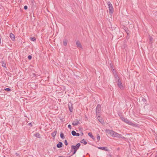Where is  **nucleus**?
Segmentation results:
<instances>
[{
    "label": "nucleus",
    "mask_w": 157,
    "mask_h": 157,
    "mask_svg": "<svg viewBox=\"0 0 157 157\" xmlns=\"http://www.w3.org/2000/svg\"><path fill=\"white\" fill-rule=\"evenodd\" d=\"M80 142L81 143L83 144L84 145H86L87 144V142L84 139L80 141Z\"/></svg>",
    "instance_id": "15"
},
{
    "label": "nucleus",
    "mask_w": 157,
    "mask_h": 157,
    "mask_svg": "<svg viewBox=\"0 0 157 157\" xmlns=\"http://www.w3.org/2000/svg\"><path fill=\"white\" fill-rule=\"evenodd\" d=\"M68 107L69 111L71 112H72L73 111V108L72 107V104L71 102H70L68 103Z\"/></svg>",
    "instance_id": "7"
},
{
    "label": "nucleus",
    "mask_w": 157,
    "mask_h": 157,
    "mask_svg": "<svg viewBox=\"0 0 157 157\" xmlns=\"http://www.w3.org/2000/svg\"><path fill=\"white\" fill-rule=\"evenodd\" d=\"M114 76L115 78L116 79V80H118V79H119V77L116 74H115V75H114Z\"/></svg>",
    "instance_id": "19"
},
{
    "label": "nucleus",
    "mask_w": 157,
    "mask_h": 157,
    "mask_svg": "<svg viewBox=\"0 0 157 157\" xmlns=\"http://www.w3.org/2000/svg\"><path fill=\"white\" fill-rule=\"evenodd\" d=\"M107 5L108 6L109 13L113 14L114 12V9L112 4L109 2H107Z\"/></svg>",
    "instance_id": "4"
},
{
    "label": "nucleus",
    "mask_w": 157,
    "mask_h": 157,
    "mask_svg": "<svg viewBox=\"0 0 157 157\" xmlns=\"http://www.w3.org/2000/svg\"><path fill=\"white\" fill-rule=\"evenodd\" d=\"M79 123V122L78 120H76V121H74L73 122L72 124L74 126H76Z\"/></svg>",
    "instance_id": "10"
},
{
    "label": "nucleus",
    "mask_w": 157,
    "mask_h": 157,
    "mask_svg": "<svg viewBox=\"0 0 157 157\" xmlns=\"http://www.w3.org/2000/svg\"><path fill=\"white\" fill-rule=\"evenodd\" d=\"M99 121L102 124H104V121L102 119H98Z\"/></svg>",
    "instance_id": "25"
},
{
    "label": "nucleus",
    "mask_w": 157,
    "mask_h": 157,
    "mask_svg": "<svg viewBox=\"0 0 157 157\" xmlns=\"http://www.w3.org/2000/svg\"><path fill=\"white\" fill-rule=\"evenodd\" d=\"M142 101L144 102H145L146 101V99L145 98H143V99H142Z\"/></svg>",
    "instance_id": "33"
},
{
    "label": "nucleus",
    "mask_w": 157,
    "mask_h": 157,
    "mask_svg": "<svg viewBox=\"0 0 157 157\" xmlns=\"http://www.w3.org/2000/svg\"><path fill=\"white\" fill-rule=\"evenodd\" d=\"M59 118H60V120L61 121H62L63 122V117H60Z\"/></svg>",
    "instance_id": "28"
},
{
    "label": "nucleus",
    "mask_w": 157,
    "mask_h": 157,
    "mask_svg": "<svg viewBox=\"0 0 157 157\" xmlns=\"http://www.w3.org/2000/svg\"><path fill=\"white\" fill-rule=\"evenodd\" d=\"M81 136H82L83 135V133L82 132V130H81Z\"/></svg>",
    "instance_id": "35"
},
{
    "label": "nucleus",
    "mask_w": 157,
    "mask_h": 157,
    "mask_svg": "<svg viewBox=\"0 0 157 157\" xmlns=\"http://www.w3.org/2000/svg\"><path fill=\"white\" fill-rule=\"evenodd\" d=\"M97 138L98 140V141L100 140V136L99 134H98L97 135Z\"/></svg>",
    "instance_id": "24"
},
{
    "label": "nucleus",
    "mask_w": 157,
    "mask_h": 157,
    "mask_svg": "<svg viewBox=\"0 0 157 157\" xmlns=\"http://www.w3.org/2000/svg\"><path fill=\"white\" fill-rule=\"evenodd\" d=\"M10 37L13 41H14L15 40V36L13 33H11L10 34Z\"/></svg>",
    "instance_id": "8"
},
{
    "label": "nucleus",
    "mask_w": 157,
    "mask_h": 157,
    "mask_svg": "<svg viewBox=\"0 0 157 157\" xmlns=\"http://www.w3.org/2000/svg\"><path fill=\"white\" fill-rule=\"evenodd\" d=\"M117 84L121 89H122L124 88V87L122 85L121 81L120 80V79H118L117 82Z\"/></svg>",
    "instance_id": "6"
},
{
    "label": "nucleus",
    "mask_w": 157,
    "mask_h": 157,
    "mask_svg": "<svg viewBox=\"0 0 157 157\" xmlns=\"http://www.w3.org/2000/svg\"><path fill=\"white\" fill-rule=\"evenodd\" d=\"M64 144L66 145H68V143H67V140H65Z\"/></svg>",
    "instance_id": "29"
},
{
    "label": "nucleus",
    "mask_w": 157,
    "mask_h": 157,
    "mask_svg": "<svg viewBox=\"0 0 157 157\" xmlns=\"http://www.w3.org/2000/svg\"><path fill=\"white\" fill-rule=\"evenodd\" d=\"M98 148L99 149L104 150L105 151H108V149H107V147H98Z\"/></svg>",
    "instance_id": "12"
},
{
    "label": "nucleus",
    "mask_w": 157,
    "mask_h": 157,
    "mask_svg": "<svg viewBox=\"0 0 157 157\" xmlns=\"http://www.w3.org/2000/svg\"><path fill=\"white\" fill-rule=\"evenodd\" d=\"M80 135L79 133H77L75 136H79Z\"/></svg>",
    "instance_id": "34"
},
{
    "label": "nucleus",
    "mask_w": 157,
    "mask_h": 157,
    "mask_svg": "<svg viewBox=\"0 0 157 157\" xmlns=\"http://www.w3.org/2000/svg\"><path fill=\"white\" fill-rule=\"evenodd\" d=\"M106 132L109 134L111 136L113 137H116L118 138H122L124 139L125 138L121 135L113 131L110 130L109 129H106L105 130Z\"/></svg>",
    "instance_id": "1"
},
{
    "label": "nucleus",
    "mask_w": 157,
    "mask_h": 157,
    "mask_svg": "<svg viewBox=\"0 0 157 157\" xmlns=\"http://www.w3.org/2000/svg\"><path fill=\"white\" fill-rule=\"evenodd\" d=\"M76 44L77 47L82 48V46L81 44L78 40L76 41Z\"/></svg>",
    "instance_id": "9"
},
{
    "label": "nucleus",
    "mask_w": 157,
    "mask_h": 157,
    "mask_svg": "<svg viewBox=\"0 0 157 157\" xmlns=\"http://www.w3.org/2000/svg\"><path fill=\"white\" fill-rule=\"evenodd\" d=\"M63 145V144L62 142H59V143L57 144L56 146L57 147L59 148L62 147Z\"/></svg>",
    "instance_id": "11"
},
{
    "label": "nucleus",
    "mask_w": 157,
    "mask_h": 157,
    "mask_svg": "<svg viewBox=\"0 0 157 157\" xmlns=\"http://www.w3.org/2000/svg\"><path fill=\"white\" fill-rule=\"evenodd\" d=\"M76 132L75 131H72L71 132V134L73 136H75L76 134Z\"/></svg>",
    "instance_id": "18"
},
{
    "label": "nucleus",
    "mask_w": 157,
    "mask_h": 157,
    "mask_svg": "<svg viewBox=\"0 0 157 157\" xmlns=\"http://www.w3.org/2000/svg\"><path fill=\"white\" fill-rule=\"evenodd\" d=\"M88 135L89 136H90L91 138H93L94 136L92 135L91 132H89L88 133Z\"/></svg>",
    "instance_id": "20"
},
{
    "label": "nucleus",
    "mask_w": 157,
    "mask_h": 157,
    "mask_svg": "<svg viewBox=\"0 0 157 157\" xmlns=\"http://www.w3.org/2000/svg\"><path fill=\"white\" fill-rule=\"evenodd\" d=\"M92 139H93V140L94 141V140H95V138H94V136L93 137V138H92Z\"/></svg>",
    "instance_id": "38"
},
{
    "label": "nucleus",
    "mask_w": 157,
    "mask_h": 157,
    "mask_svg": "<svg viewBox=\"0 0 157 157\" xmlns=\"http://www.w3.org/2000/svg\"><path fill=\"white\" fill-rule=\"evenodd\" d=\"M80 145V144L79 143H78L75 146L72 145L71 146V152H73V151H74L72 155H71V156L73 155L76 153L77 151L79 149Z\"/></svg>",
    "instance_id": "3"
},
{
    "label": "nucleus",
    "mask_w": 157,
    "mask_h": 157,
    "mask_svg": "<svg viewBox=\"0 0 157 157\" xmlns=\"http://www.w3.org/2000/svg\"><path fill=\"white\" fill-rule=\"evenodd\" d=\"M28 59H29V60H31L32 58V56H31V55H29L28 56Z\"/></svg>",
    "instance_id": "27"
},
{
    "label": "nucleus",
    "mask_w": 157,
    "mask_h": 157,
    "mask_svg": "<svg viewBox=\"0 0 157 157\" xmlns=\"http://www.w3.org/2000/svg\"><path fill=\"white\" fill-rule=\"evenodd\" d=\"M79 129L80 131H81V130H82V129L81 128H79Z\"/></svg>",
    "instance_id": "37"
},
{
    "label": "nucleus",
    "mask_w": 157,
    "mask_h": 157,
    "mask_svg": "<svg viewBox=\"0 0 157 157\" xmlns=\"http://www.w3.org/2000/svg\"><path fill=\"white\" fill-rule=\"evenodd\" d=\"M35 136L38 138H40V134L38 133H37L35 134Z\"/></svg>",
    "instance_id": "17"
},
{
    "label": "nucleus",
    "mask_w": 157,
    "mask_h": 157,
    "mask_svg": "<svg viewBox=\"0 0 157 157\" xmlns=\"http://www.w3.org/2000/svg\"><path fill=\"white\" fill-rule=\"evenodd\" d=\"M24 8L25 10H26L27 8H28V7L27 6H24Z\"/></svg>",
    "instance_id": "30"
},
{
    "label": "nucleus",
    "mask_w": 157,
    "mask_h": 157,
    "mask_svg": "<svg viewBox=\"0 0 157 157\" xmlns=\"http://www.w3.org/2000/svg\"><path fill=\"white\" fill-rule=\"evenodd\" d=\"M4 90L8 92H10L11 91V90L10 89L8 88H5Z\"/></svg>",
    "instance_id": "23"
},
{
    "label": "nucleus",
    "mask_w": 157,
    "mask_h": 157,
    "mask_svg": "<svg viewBox=\"0 0 157 157\" xmlns=\"http://www.w3.org/2000/svg\"><path fill=\"white\" fill-rule=\"evenodd\" d=\"M67 39H65L63 40V45L65 46H66L67 44Z\"/></svg>",
    "instance_id": "14"
},
{
    "label": "nucleus",
    "mask_w": 157,
    "mask_h": 157,
    "mask_svg": "<svg viewBox=\"0 0 157 157\" xmlns=\"http://www.w3.org/2000/svg\"><path fill=\"white\" fill-rule=\"evenodd\" d=\"M153 38H152L150 36L149 37V40H150V42L151 43H152V41Z\"/></svg>",
    "instance_id": "26"
},
{
    "label": "nucleus",
    "mask_w": 157,
    "mask_h": 157,
    "mask_svg": "<svg viewBox=\"0 0 157 157\" xmlns=\"http://www.w3.org/2000/svg\"><path fill=\"white\" fill-rule=\"evenodd\" d=\"M1 63H2V66L3 67H6V63L5 62H4V61H2V62H1Z\"/></svg>",
    "instance_id": "16"
},
{
    "label": "nucleus",
    "mask_w": 157,
    "mask_h": 157,
    "mask_svg": "<svg viewBox=\"0 0 157 157\" xmlns=\"http://www.w3.org/2000/svg\"><path fill=\"white\" fill-rule=\"evenodd\" d=\"M120 118L122 121L129 125L134 127H136L137 126V125L136 124L133 123L126 118H125L122 117H121Z\"/></svg>",
    "instance_id": "2"
},
{
    "label": "nucleus",
    "mask_w": 157,
    "mask_h": 157,
    "mask_svg": "<svg viewBox=\"0 0 157 157\" xmlns=\"http://www.w3.org/2000/svg\"><path fill=\"white\" fill-rule=\"evenodd\" d=\"M156 142H157V140H156Z\"/></svg>",
    "instance_id": "39"
},
{
    "label": "nucleus",
    "mask_w": 157,
    "mask_h": 157,
    "mask_svg": "<svg viewBox=\"0 0 157 157\" xmlns=\"http://www.w3.org/2000/svg\"><path fill=\"white\" fill-rule=\"evenodd\" d=\"M1 35L0 34V44H1Z\"/></svg>",
    "instance_id": "36"
},
{
    "label": "nucleus",
    "mask_w": 157,
    "mask_h": 157,
    "mask_svg": "<svg viewBox=\"0 0 157 157\" xmlns=\"http://www.w3.org/2000/svg\"><path fill=\"white\" fill-rule=\"evenodd\" d=\"M60 137L62 139H63L64 138V134L63 133H62V132L60 134Z\"/></svg>",
    "instance_id": "21"
},
{
    "label": "nucleus",
    "mask_w": 157,
    "mask_h": 157,
    "mask_svg": "<svg viewBox=\"0 0 157 157\" xmlns=\"http://www.w3.org/2000/svg\"><path fill=\"white\" fill-rule=\"evenodd\" d=\"M101 111V105L100 104H98L96 108V113L97 115L98 113H99Z\"/></svg>",
    "instance_id": "5"
},
{
    "label": "nucleus",
    "mask_w": 157,
    "mask_h": 157,
    "mask_svg": "<svg viewBox=\"0 0 157 157\" xmlns=\"http://www.w3.org/2000/svg\"><path fill=\"white\" fill-rule=\"evenodd\" d=\"M68 127L70 129H71V125L70 124L68 125Z\"/></svg>",
    "instance_id": "32"
},
{
    "label": "nucleus",
    "mask_w": 157,
    "mask_h": 157,
    "mask_svg": "<svg viewBox=\"0 0 157 157\" xmlns=\"http://www.w3.org/2000/svg\"><path fill=\"white\" fill-rule=\"evenodd\" d=\"M30 40L33 41H34L36 40V39L35 37H32L30 38Z\"/></svg>",
    "instance_id": "22"
},
{
    "label": "nucleus",
    "mask_w": 157,
    "mask_h": 157,
    "mask_svg": "<svg viewBox=\"0 0 157 157\" xmlns=\"http://www.w3.org/2000/svg\"><path fill=\"white\" fill-rule=\"evenodd\" d=\"M28 125L30 126L31 127H32V124L31 123H29L28 124Z\"/></svg>",
    "instance_id": "31"
},
{
    "label": "nucleus",
    "mask_w": 157,
    "mask_h": 157,
    "mask_svg": "<svg viewBox=\"0 0 157 157\" xmlns=\"http://www.w3.org/2000/svg\"><path fill=\"white\" fill-rule=\"evenodd\" d=\"M57 131L56 129L54 131L51 133V135L53 137H55L56 135Z\"/></svg>",
    "instance_id": "13"
}]
</instances>
